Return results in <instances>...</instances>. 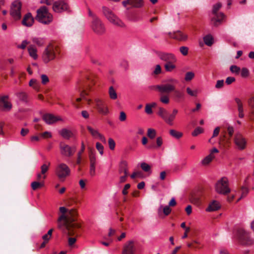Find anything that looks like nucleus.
<instances>
[{
  "mask_svg": "<svg viewBox=\"0 0 254 254\" xmlns=\"http://www.w3.org/2000/svg\"><path fill=\"white\" fill-rule=\"evenodd\" d=\"M176 62H170L168 63H165L164 64V68L166 71L167 72H171L174 69L176 68V66L175 64Z\"/></svg>",
  "mask_w": 254,
  "mask_h": 254,
  "instance_id": "obj_33",
  "label": "nucleus"
},
{
  "mask_svg": "<svg viewBox=\"0 0 254 254\" xmlns=\"http://www.w3.org/2000/svg\"><path fill=\"white\" fill-rule=\"evenodd\" d=\"M171 211V209L170 208L169 206H165L163 208V213L165 216L168 215Z\"/></svg>",
  "mask_w": 254,
  "mask_h": 254,
  "instance_id": "obj_60",
  "label": "nucleus"
},
{
  "mask_svg": "<svg viewBox=\"0 0 254 254\" xmlns=\"http://www.w3.org/2000/svg\"><path fill=\"white\" fill-rule=\"evenodd\" d=\"M205 44L208 46H211L213 43V38L210 35H207L203 38Z\"/></svg>",
  "mask_w": 254,
  "mask_h": 254,
  "instance_id": "obj_38",
  "label": "nucleus"
},
{
  "mask_svg": "<svg viewBox=\"0 0 254 254\" xmlns=\"http://www.w3.org/2000/svg\"><path fill=\"white\" fill-rule=\"evenodd\" d=\"M92 29L97 34H102L105 30L104 24L97 17L93 19L91 25Z\"/></svg>",
  "mask_w": 254,
  "mask_h": 254,
  "instance_id": "obj_11",
  "label": "nucleus"
},
{
  "mask_svg": "<svg viewBox=\"0 0 254 254\" xmlns=\"http://www.w3.org/2000/svg\"><path fill=\"white\" fill-rule=\"evenodd\" d=\"M60 211L62 214L58 219V228L68 236H77L81 224L77 222L78 214L76 209H68L65 207H61Z\"/></svg>",
  "mask_w": 254,
  "mask_h": 254,
  "instance_id": "obj_1",
  "label": "nucleus"
},
{
  "mask_svg": "<svg viewBox=\"0 0 254 254\" xmlns=\"http://www.w3.org/2000/svg\"><path fill=\"white\" fill-rule=\"evenodd\" d=\"M102 11H103V14L105 15H114L115 14L113 13V11L109 8V7H107L106 6H103L102 7Z\"/></svg>",
  "mask_w": 254,
  "mask_h": 254,
  "instance_id": "obj_42",
  "label": "nucleus"
},
{
  "mask_svg": "<svg viewBox=\"0 0 254 254\" xmlns=\"http://www.w3.org/2000/svg\"><path fill=\"white\" fill-rule=\"evenodd\" d=\"M160 93L159 100L161 102L165 104H168L170 102L169 94L170 93L167 92H161L158 91Z\"/></svg>",
  "mask_w": 254,
  "mask_h": 254,
  "instance_id": "obj_24",
  "label": "nucleus"
},
{
  "mask_svg": "<svg viewBox=\"0 0 254 254\" xmlns=\"http://www.w3.org/2000/svg\"><path fill=\"white\" fill-rule=\"evenodd\" d=\"M227 131L228 133L229 137L226 135V132H224V134L222 136H220L219 139V143L220 145L223 146L224 147H228L230 143L231 138L234 133V128L233 127L228 126L227 128Z\"/></svg>",
  "mask_w": 254,
  "mask_h": 254,
  "instance_id": "obj_9",
  "label": "nucleus"
},
{
  "mask_svg": "<svg viewBox=\"0 0 254 254\" xmlns=\"http://www.w3.org/2000/svg\"><path fill=\"white\" fill-rule=\"evenodd\" d=\"M237 237L241 245L250 246L253 244V240L249 237L248 233L243 228L237 230Z\"/></svg>",
  "mask_w": 254,
  "mask_h": 254,
  "instance_id": "obj_6",
  "label": "nucleus"
},
{
  "mask_svg": "<svg viewBox=\"0 0 254 254\" xmlns=\"http://www.w3.org/2000/svg\"><path fill=\"white\" fill-rule=\"evenodd\" d=\"M178 110L174 109L172 113H169L167 110L162 108L159 107L157 114L169 125L172 126L173 122L176 118Z\"/></svg>",
  "mask_w": 254,
  "mask_h": 254,
  "instance_id": "obj_5",
  "label": "nucleus"
},
{
  "mask_svg": "<svg viewBox=\"0 0 254 254\" xmlns=\"http://www.w3.org/2000/svg\"><path fill=\"white\" fill-rule=\"evenodd\" d=\"M43 119L48 124H52L61 119L51 114H46L43 116Z\"/></svg>",
  "mask_w": 254,
  "mask_h": 254,
  "instance_id": "obj_22",
  "label": "nucleus"
},
{
  "mask_svg": "<svg viewBox=\"0 0 254 254\" xmlns=\"http://www.w3.org/2000/svg\"><path fill=\"white\" fill-rule=\"evenodd\" d=\"M140 167L144 172L151 173V166L145 162L141 163Z\"/></svg>",
  "mask_w": 254,
  "mask_h": 254,
  "instance_id": "obj_43",
  "label": "nucleus"
},
{
  "mask_svg": "<svg viewBox=\"0 0 254 254\" xmlns=\"http://www.w3.org/2000/svg\"><path fill=\"white\" fill-rule=\"evenodd\" d=\"M220 208V205L218 202L216 200H213L209 204L208 207L206 209L207 211H213L218 210Z\"/></svg>",
  "mask_w": 254,
  "mask_h": 254,
  "instance_id": "obj_26",
  "label": "nucleus"
},
{
  "mask_svg": "<svg viewBox=\"0 0 254 254\" xmlns=\"http://www.w3.org/2000/svg\"><path fill=\"white\" fill-rule=\"evenodd\" d=\"M95 83L96 80L93 75L86 76V81L80 80L78 83L77 88L80 92L81 97L77 98L76 102H79L83 99L86 100L88 104H90L91 100L86 99L85 96L88 95V92L91 90L92 86L95 85Z\"/></svg>",
  "mask_w": 254,
  "mask_h": 254,
  "instance_id": "obj_2",
  "label": "nucleus"
},
{
  "mask_svg": "<svg viewBox=\"0 0 254 254\" xmlns=\"http://www.w3.org/2000/svg\"><path fill=\"white\" fill-rule=\"evenodd\" d=\"M186 92L189 95L192 97H196L197 95L198 92L197 90H192L189 87L186 88Z\"/></svg>",
  "mask_w": 254,
  "mask_h": 254,
  "instance_id": "obj_47",
  "label": "nucleus"
},
{
  "mask_svg": "<svg viewBox=\"0 0 254 254\" xmlns=\"http://www.w3.org/2000/svg\"><path fill=\"white\" fill-rule=\"evenodd\" d=\"M222 6V4L220 2H218L212 5V13L214 15H216L218 11L221 9Z\"/></svg>",
  "mask_w": 254,
  "mask_h": 254,
  "instance_id": "obj_37",
  "label": "nucleus"
},
{
  "mask_svg": "<svg viewBox=\"0 0 254 254\" xmlns=\"http://www.w3.org/2000/svg\"><path fill=\"white\" fill-rule=\"evenodd\" d=\"M230 69L232 72L235 73L237 74H238L241 70V69L240 67H238L236 65H231Z\"/></svg>",
  "mask_w": 254,
  "mask_h": 254,
  "instance_id": "obj_52",
  "label": "nucleus"
},
{
  "mask_svg": "<svg viewBox=\"0 0 254 254\" xmlns=\"http://www.w3.org/2000/svg\"><path fill=\"white\" fill-rule=\"evenodd\" d=\"M87 129L93 137L99 138L102 142L106 143V140L105 137L97 130L93 129L90 126H87Z\"/></svg>",
  "mask_w": 254,
  "mask_h": 254,
  "instance_id": "obj_21",
  "label": "nucleus"
},
{
  "mask_svg": "<svg viewBox=\"0 0 254 254\" xmlns=\"http://www.w3.org/2000/svg\"><path fill=\"white\" fill-rule=\"evenodd\" d=\"M53 9L57 13H61L64 11H68L69 7L65 1L59 0L53 3Z\"/></svg>",
  "mask_w": 254,
  "mask_h": 254,
  "instance_id": "obj_12",
  "label": "nucleus"
},
{
  "mask_svg": "<svg viewBox=\"0 0 254 254\" xmlns=\"http://www.w3.org/2000/svg\"><path fill=\"white\" fill-rule=\"evenodd\" d=\"M31 186L32 189L33 190H35L38 189L42 188L43 186V183L39 181H35L31 183Z\"/></svg>",
  "mask_w": 254,
  "mask_h": 254,
  "instance_id": "obj_40",
  "label": "nucleus"
},
{
  "mask_svg": "<svg viewBox=\"0 0 254 254\" xmlns=\"http://www.w3.org/2000/svg\"><path fill=\"white\" fill-rule=\"evenodd\" d=\"M70 170L69 167L64 163L60 164L56 170V174L59 179L64 181L65 178L69 175Z\"/></svg>",
  "mask_w": 254,
  "mask_h": 254,
  "instance_id": "obj_8",
  "label": "nucleus"
},
{
  "mask_svg": "<svg viewBox=\"0 0 254 254\" xmlns=\"http://www.w3.org/2000/svg\"><path fill=\"white\" fill-rule=\"evenodd\" d=\"M119 171L120 174L124 173V175H126V176H128L127 168L124 167V166H121Z\"/></svg>",
  "mask_w": 254,
  "mask_h": 254,
  "instance_id": "obj_59",
  "label": "nucleus"
},
{
  "mask_svg": "<svg viewBox=\"0 0 254 254\" xmlns=\"http://www.w3.org/2000/svg\"><path fill=\"white\" fill-rule=\"evenodd\" d=\"M108 93L111 99L116 100L118 98L117 93L113 86H111L109 87Z\"/></svg>",
  "mask_w": 254,
  "mask_h": 254,
  "instance_id": "obj_32",
  "label": "nucleus"
},
{
  "mask_svg": "<svg viewBox=\"0 0 254 254\" xmlns=\"http://www.w3.org/2000/svg\"><path fill=\"white\" fill-rule=\"evenodd\" d=\"M108 143L110 149L112 150H114L116 145L115 141L112 138H110L108 140Z\"/></svg>",
  "mask_w": 254,
  "mask_h": 254,
  "instance_id": "obj_54",
  "label": "nucleus"
},
{
  "mask_svg": "<svg viewBox=\"0 0 254 254\" xmlns=\"http://www.w3.org/2000/svg\"><path fill=\"white\" fill-rule=\"evenodd\" d=\"M32 41L33 43H35L39 46H42L44 43V39L40 38H33Z\"/></svg>",
  "mask_w": 254,
  "mask_h": 254,
  "instance_id": "obj_45",
  "label": "nucleus"
},
{
  "mask_svg": "<svg viewBox=\"0 0 254 254\" xmlns=\"http://www.w3.org/2000/svg\"><path fill=\"white\" fill-rule=\"evenodd\" d=\"M168 35L170 38L179 41H185L188 39V35L180 31L169 32Z\"/></svg>",
  "mask_w": 254,
  "mask_h": 254,
  "instance_id": "obj_18",
  "label": "nucleus"
},
{
  "mask_svg": "<svg viewBox=\"0 0 254 254\" xmlns=\"http://www.w3.org/2000/svg\"><path fill=\"white\" fill-rule=\"evenodd\" d=\"M200 197L199 193L191 194L190 197L191 202L197 205L200 203Z\"/></svg>",
  "mask_w": 254,
  "mask_h": 254,
  "instance_id": "obj_29",
  "label": "nucleus"
},
{
  "mask_svg": "<svg viewBox=\"0 0 254 254\" xmlns=\"http://www.w3.org/2000/svg\"><path fill=\"white\" fill-rule=\"evenodd\" d=\"M180 52L183 56H187L188 54L189 48L186 46L180 47Z\"/></svg>",
  "mask_w": 254,
  "mask_h": 254,
  "instance_id": "obj_51",
  "label": "nucleus"
},
{
  "mask_svg": "<svg viewBox=\"0 0 254 254\" xmlns=\"http://www.w3.org/2000/svg\"><path fill=\"white\" fill-rule=\"evenodd\" d=\"M59 47L57 45L50 44L45 49L43 52L42 59L43 62L47 64L51 61L55 59L56 55L57 54H60Z\"/></svg>",
  "mask_w": 254,
  "mask_h": 254,
  "instance_id": "obj_4",
  "label": "nucleus"
},
{
  "mask_svg": "<svg viewBox=\"0 0 254 254\" xmlns=\"http://www.w3.org/2000/svg\"><path fill=\"white\" fill-rule=\"evenodd\" d=\"M76 239L75 237H69L68 239V244L70 247L73 246V245L76 242Z\"/></svg>",
  "mask_w": 254,
  "mask_h": 254,
  "instance_id": "obj_63",
  "label": "nucleus"
},
{
  "mask_svg": "<svg viewBox=\"0 0 254 254\" xmlns=\"http://www.w3.org/2000/svg\"><path fill=\"white\" fill-rule=\"evenodd\" d=\"M95 103L96 108L100 114L103 115L108 114V109L101 100L100 99H96Z\"/></svg>",
  "mask_w": 254,
  "mask_h": 254,
  "instance_id": "obj_20",
  "label": "nucleus"
},
{
  "mask_svg": "<svg viewBox=\"0 0 254 254\" xmlns=\"http://www.w3.org/2000/svg\"><path fill=\"white\" fill-rule=\"evenodd\" d=\"M41 80L43 84H46L49 81L48 77L45 74L41 75Z\"/></svg>",
  "mask_w": 254,
  "mask_h": 254,
  "instance_id": "obj_62",
  "label": "nucleus"
},
{
  "mask_svg": "<svg viewBox=\"0 0 254 254\" xmlns=\"http://www.w3.org/2000/svg\"><path fill=\"white\" fill-rule=\"evenodd\" d=\"M178 81L176 79L171 78L168 79L166 83L156 85L153 86L152 88L161 92L171 93L173 92L174 96L180 99L184 97V94L179 90H176L175 84Z\"/></svg>",
  "mask_w": 254,
  "mask_h": 254,
  "instance_id": "obj_3",
  "label": "nucleus"
},
{
  "mask_svg": "<svg viewBox=\"0 0 254 254\" xmlns=\"http://www.w3.org/2000/svg\"><path fill=\"white\" fill-rule=\"evenodd\" d=\"M215 190L218 193L224 195H226L230 192L227 178H222L217 181L215 185Z\"/></svg>",
  "mask_w": 254,
  "mask_h": 254,
  "instance_id": "obj_7",
  "label": "nucleus"
},
{
  "mask_svg": "<svg viewBox=\"0 0 254 254\" xmlns=\"http://www.w3.org/2000/svg\"><path fill=\"white\" fill-rule=\"evenodd\" d=\"M21 7L22 3L19 0H16L12 2L10 10L11 16H21Z\"/></svg>",
  "mask_w": 254,
  "mask_h": 254,
  "instance_id": "obj_14",
  "label": "nucleus"
},
{
  "mask_svg": "<svg viewBox=\"0 0 254 254\" xmlns=\"http://www.w3.org/2000/svg\"><path fill=\"white\" fill-rule=\"evenodd\" d=\"M17 96L19 99V100L26 102L27 101V95L25 93L21 92L17 93Z\"/></svg>",
  "mask_w": 254,
  "mask_h": 254,
  "instance_id": "obj_48",
  "label": "nucleus"
},
{
  "mask_svg": "<svg viewBox=\"0 0 254 254\" xmlns=\"http://www.w3.org/2000/svg\"><path fill=\"white\" fill-rule=\"evenodd\" d=\"M158 56L161 61L165 63L176 62L177 61L175 55L171 53L160 52L158 54Z\"/></svg>",
  "mask_w": 254,
  "mask_h": 254,
  "instance_id": "obj_16",
  "label": "nucleus"
},
{
  "mask_svg": "<svg viewBox=\"0 0 254 254\" xmlns=\"http://www.w3.org/2000/svg\"><path fill=\"white\" fill-rule=\"evenodd\" d=\"M34 19L33 17H24L22 23L24 26L30 27L32 25Z\"/></svg>",
  "mask_w": 254,
  "mask_h": 254,
  "instance_id": "obj_30",
  "label": "nucleus"
},
{
  "mask_svg": "<svg viewBox=\"0 0 254 254\" xmlns=\"http://www.w3.org/2000/svg\"><path fill=\"white\" fill-rule=\"evenodd\" d=\"M0 108L3 111H9L12 108V104L8 101L7 95H3L0 97Z\"/></svg>",
  "mask_w": 254,
  "mask_h": 254,
  "instance_id": "obj_17",
  "label": "nucleus"
},
{
  "mask_svg": "<svg viewBox=\"0 0 254 254\" xmlns=\"http://www.w3.org/2000/svg\"><path fill=\"white\" fill-rule=\"evenodd\" d=\"M214 158V155L209 154L206 157H205L202 161V163L203 165H207Z\"/></svg>",
  "mask_w": 254,
  "mask_h": 254,
  "instance_id": "obj_41",
  "label": "nucleus"
},
{
  "mask_svg": "<svg viewBox=\"0 0 254 254\" xmlns=\"http://www.w3.org/2000/svg\"><path fill=\"white\" fill-rule=\"evenodd\" d=\"M35 20L42 24L47 25L53 21V17H35Z\"/></svg>",
  "mask_w": 254,
  "mask_h": 254,
  "instance_id": "obj_25",
  "label": "nucleus"
},
{
  "mask_svg": "<svg viewBox=\"0 0 254 254\" xmlns=\"http://www.w3.org/2000/svg\"><path fill=\"white\" fill-rule=\"evenodd\" d=\"M96 149L99 151L101 155H103L104 153V146L99 142H97L96 144Z\"/></svg>",
  "mask_w": 254,
  "mask_h": 254,
  "instance_id": "obj_53",
  "label": "nucleus"
},
{
  "mask_svg": "<svg viewBox=\"0 0 254 254\" xmlns=\"http://www.w3.org/2000/svg\"><path fill=\"white\" fill-rule=\"evenodd\" d=\"M60 134L65 139H69L72 135L71 131L66 128L62 129L60 131Z\"/></svg>",
  "mask_w": 254,
  "mask_h": 254,
  "instance_id": "obj_34",
  "label": "nucleus"
},
{
  "mask_svg": "<svg viewBox=\"0 0 254 254\" xmlns=\"http://www.w3.org/2000/svg\"><path fill=\"white\" fill-rule=\"evenodd\" d=\"M170 134L175 138L179 139L183 136V133L175 129H170Z\"/></svg>",
  "mask_w": 254,
  "mask_h": 254,
  "instance_id": "obj_39",
  "label": "nucleus"
},
{
  "mask_svg": "<svg viewBox=\"0 0 254 254\" xmlns=\"http://www.w3.org/2000/svg\"><path fill=\"white\" fill-rule=\"evenodd\" d=\"M50 165V163H49L48 165H47L46 164H43L42 166H41V174H44L45 173H46L47 172V171L49 169V166Z\"/></svg>",
  "mask_w": 254,
  "mask_h": 254,
  "instance_id": "obj_58",
  "label": "nucleus"
},
{
  "mask_svg": "<svg viewBox=\"0 0 254 254\" xmlns=\"http://www.w3.org/2000/svg\"><path fill=\"white\" fill-rule=\"evenodd\" d=\"M224 85V80H219L217 81L216 84L215 85V88L217 89H220L223 87Z\"/></svg>",
  "mask_w": 254,
  "mask_h": 254,
  "instance_id": "obj_64",
  "label": "nucleus"
},
{
  "mask_svg": "<svg viewBox=\"0 0 254 254\" xmlns=\"http://www.w3.org/2000/svg\"><path fill=\"white\" fill-rule=\"evenodd\" d=\"M49 10L47 7L42 6L37 10L36 16H46L48 14Z\"/></svg>",
  "mask_w": 254,
  "mask_h": 254,
  "instance_id": "obj_31",
  "label": "nucleus"
},
{
  "mask_svg": "<svg viewBox=\"0 0 254 254\" xmlns=\"http://www.w3.org/2000/svg\"><path fill=\"white\" fill-rule=\"evenodd\" d=\"M28 50L31 57L35 60L37 58V50L33 45L30 46L28 48Z\"/></svg>",
  "mask_w": 254,
  "mask_h": 254,
  "instance_id": "obj_35",
  "label": "nucleus"
},
{
  "mask_svg": "<svg viewBox=\"0 0 254 254\" xmlns=\"http://www.w3.org/2000/svg\"><path fill=\"white\" fill-rule=\"evenodd\" d=\"M135 248L133 241L127 242L124 247L122 254H135Z\"/></svg>",
  "mask_w": 254,
  "mask_h": 254,
  "instance_id": "obj_19",
  "label": "nucleus"
},
{
  "mask_svg": "<svg viewBox=\"0 0 254 254\" xmlns=\"http://www.w3.org/2000/svg\"><path fill=\"white\" fill-rule=\"evenodd\" d=\"M235 100L238 105V111L243 110V104H242L241 101L240 100V99L236 98H235Z\"/></svg>",
  "mask_w": 254,
  "mask_h": 254,
  "instance_id": "obj_56",
  "label": "nucleus"
},
{
  "mask_svg": "<svg viewBox=\"0 0 254 254\" xmlns=\"http://www.w3.org/2000/svg\"><path fill=\"white\" fill-rule=\"evenodd\" d=\"M60 148L61 154L67 157L72 156L76 151L75 146H70L63 142L60 143Z\"/></svg>",
  "mask_w": 254,
  "mask_h": 254,
  "instance_id": "obj_13",
  "label": "nucleus"
},
{
  "mask_svg": "<svg viewBox=\"0 0 254 254\" xmlns=\"http://www.w3.org/2000/svg\"><path fill=\"white\" fill-rule=\"evenodd\" d=\"M90 160V170L89 173L91 176L95 175V165H96V157H91Z\"/></svg>",
  "mask_w": 254,
  "mask_h": 254,
  "instance_id": "obj_27",
  "label": "nucleus"
},
{
  "mask_svg": "<svg viewBox=\"0 0 254 254\" xmlns=\"http://www.w3.org/2000/svg\"><path fill=\"white\" fill-rule=\"evenodd\" d=\"M162 72V68L160 65L157 64L155 65V69L153 72V74L158 75Z\"/></svg>",
  "mask_w": 254,
  "mask_h": 254,
  "instance_id": "obj_50",
  "label": "nucleus"
},
{
  "mask_svg": "<svg viewBox=\"0 0 254 254\" xmlns=\"http://www.w3.org/2000/svg\"><path fill=\"white\" fill-rule=\"evenodd\" d=\"M194 77V73L191 71L187 72L186 73L185 80L186 81H189L192 80Z\"/></svg>",
  "mask_w": 254,
  "mask_h": 254,
  "instance_id": "obj_46",
  "label": "nucleus"
},
{
  "mask_svg": "<svg viewBox=\"0 0 254 254\" xmlns=\"http://www.w3.org/2000/svg\"><path fill=\"white\" fill-rule=\"evenodd\" d=\"M41 136L44 138H51L52 137L51 133L49 131H45L40 134Z\"/></svg>",
  "mask_w": 254,
  "mask_h": 254,
  "instance_id": "obj_61",
  "label": "nucleus"
},
{
  "mask_svg": "<svg viewBox=\"0 0 254 254\" xmlns=\"http://www.w3.org/2000/svg\"><path fill=\"white\" fill-rule=\"evenodd\" d=\"M108 20L114 25L119 27H125L124 22L119 17H107Z\"/></svg>",
  "mask_w": 254,
  "mask_h": 254,
  "instance_id": "obj_23",
  "label": "nucleus"
},
{
  "mask_svg": "<svg viewBox=\"0 0 254 254\" xmlns=\"http://www.w3.org/2000/svg\"><path fill=\"white\" fill-rule=\"evenodd\" d=\"M147 136L150 138H154L156 136L155 130L152 128H148L147 130Z\"/></svg>",
  "mask_w": 254,
  "mask_h": 254,
  "instance_id": "obj_49",
  "label": "nucleus"
},
{
  "mask_svg": "<svg viewBox=\"0 0 254 254\" xmlns=\"http://www.w3.org/2000/svg\"><path fill=\"white\" fill-rule=\"evenodd\" d=\"M234 141L239 150H244L247 147V141L245 137L240 133L235 134Z\"/></svg>",
  "mask_w": 254,
  "mask_h": 254,
  "instance_id": "obj_10",
  "label": "nucleus"
},
{
  "mask_svg": "<svg viewBox=\"0 0 254 254\" xmlns=\"http://www.w3.org/2000/svg\"><path fill=\"white\" fill-rule=\"evenodd\" d=\"M122 4L124 7L128 9V5L131 7L139 8L143 6V0H125L122 1Z\"/></svg>",
  "mask_w": 254,
  "mask_h": 254,
  "instance_id": "obj_15",
  "label": "nucleus"
},
{
  "mask_svg": "<svg viewBox=\"0 0 254 254\" xmlns=\"http://www.w3.org/2000/svg\"><path fill=\"white\" fill-rule=\"evenodd\" d=\"M203 132V129L200 127H197L192 132V135L194 136H196L199 134Z\"/></svg>",
  "mask_w": 254,
  "mask_h": 254,
  "instance_id": "obj_55",
  "label": "nucleus"
},
{
  "mask_svg": "<svg viewBox=\"0 0 254 254\" xmlns=\"http://www.w3.org/2000/svg\"><path fill=\"white\" fill-rule=\"evenodd\" d=\"M224 21V17H212L211 19V23L217 26L221 24Z\"/></svg>",
  "mask_w": 254,
  "mask_h": 254,
  "instance_id": "obj_28",
  "label": "nucleus"
},
{
  "mask_svg": "<svg viewBox=\"0 0 254 254\" xmlns=\"http://www.w3.org/2000/svg\"><path fill=\"white\" fill-rule=\"evenodd\" d=\"M240 191L241 192V196L240 198H239L238 199L237 202L239 201L242 198L245 197L247 195V194L249 192V189L244 187H242Z\"/></svg>",
  "mask_w": 254,
  "mask_h": 254,
  "instance_id": "obj_44",
  "label": "nucleus"
},
{
  "mask_svg": "<svg viewBox=\"0 0 254 254\" xmlns=\"http://www.w3.org/2000/svg\"><path fill=\"white\" fill-rule=\"evenodd\" d=\"M85 149V146L84 144V142L82 141L81 142V147L80 150L77 153V159L76 160V164L79 165L81 163V155L83 152L84 151Z\"/></svg>",
  "mask_w": 254,
  "mask_h": 254,
  "instance_id": "obj_36",
  "label": "nucleus"
},
{
  "mask_svg": "<svg viewBox=\"0 0 254 254\" xmlns=\"http://www.w3.org/2000/svg\"><path fill=\"white\" fill-rule=\"evenodd\" d=\"M145 112L147 114L150 115L152 114L153 111L151 105L149 104H147L145 108Z\"/></svg>",
  "mask_w": 254,
  "mask_h": 254,
  "instance_id": "obj_57",
  "label": "nucleus"
}]
</instances>
